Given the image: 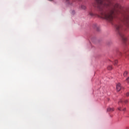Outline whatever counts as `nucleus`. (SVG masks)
I'll use <instances>...</instances> for the list:
<instances>
[{
	"label": "nucleus",
	"mask_w": 129,
	"mask_h": 129,
	"mask_svg": "<svg viewBox=\"0 0 129 129\" xmlns=\"http://www.w3.org/2000/svg\"><path fill=\"white\" fill-rule=\"evenodd\" d=\"M67 6H72V1L71 0H65Z\"/></svg>",
	"instance_id": "obj_3"
},
{
	"label": "nucleus",
	"mask_w": 129,
	"mask_h": 129,
	"mask_svg": "<svg viewBox=\"0 0 129 129\" xmlns=\"http://www.w3.org/2000/svg\"><path fill=\"white\" fill-rule=\"evenodd\" d=\"M123 102H124V103L126 104V103H127V102H128V101L127 100H125L124 101H123V100L120 99L118 102V104L119 105V104H120V103H123Z\"/></svg>",
	"instance_id": "obj_5"
},
{
	"label": "nucleus",
	"mask_w": 129,
	"mask_h": 129,
	"mask_svg": "<svg viewBox=\"0 0 129 129\" xmlns=\"http://www.w3.org/2000/svg\"><path fill=\"white\" fill-rule=\"evenodd\" d=\"M72 15H74L75 14V11L73 10L72 12Z\"/></svg>",
	"instance_id": "obj_15"
},
{
	"label": "nucleus",
	"mask_w": 129,
	"mask_h": 129,
	"mask_svg": "<svg viewBox=\"0 0 129 129\" xmlns=\"http://www.w3.org/2000/svg\"><path fill=\"white\" fill-rule=\"evenodd\" d=\"M78 1H81V0H78Z\"/></svg>",
	"instance_id": "obj_17"
},
{
	"label": "nucleus",
	"mask_w": 129,
	"mask_h": 129,
	"mask_svg": "<svg viewBox=\"0 0 129 129\" xmlns=\"http://www.w3.org/2000/svg\"><path fill=\"white\" fill-rule=\"evenodd\" d=\"M89 16H90V17H95V14H94V13H93V12H92V11H89Z\"/></svg>",
	"instance_id": "obj_6"
},
{
	"label": "nucleus",
	"mask_w": 129,
	"mask_h": 129,
	"mask_svg": "<svg viewBox=\"0 0 129 129\" xmlns=\"http://www.w3.org/2000/svg\"><path fill=\"white\" fill-rule=\"evenodd\" d=\"M81 10H86V6L85 5H82L81 6Z\"/></svg>",
	"instance_id": "obj_8"
},
{
	"label": "nucleus",
	"mask_w": 129,
	"mask_h": 129,
	"mask_svg": "<svg viewBox=\"0 0 129 129\" xmlns=\"http://www.w3.org/2000/svg\"><path fill=\"white\" fill-rule=\"evenodd\" d=\"M121 85L120 84V83H118L116 85V89H117V91H120V89H121Z\"/></svg>",
	"instance_id": "obj_4"
},
{
	"label": "nucleus",
	"mask_w": 129,
	"mask_h": 129,
	"mask_svg": "<svg viewBox=\"0 0 129 129\" xmlns=\"http://www.w3.org/2000/svg\"><path fill=\"white\" fill-rule=\"evenodd\" d=\"M127 74H128V72L127 71H125V72H124L123 74V77H125L126 75H127Z\"/></svg>",
	"instance_id": "obj_9"
},
{
	"label": "nucleus",
	"mask_w": 129,
	"mask_h": 129,
	"mask_svg": "<svg viewBox=\"0 0 129 129\" xmlns=\"http://www.w3.org/2000/svg\"><path fill=\"white\" fill-rule=\"evenodd\" d=\"M113 110H114V109H113V108H110L109 107L107 108V111H113Z\"/></svg>",
	"instance_id": "obj_10"
},
{
	"label": "nucleus",
	"mask_w": 129,
	"mask_h": 129,
	"mask_svg": "<svg viewBox=\"0 0 129 129\" xmlns=\"http://www.w3.org/2000/svg\"><path fill=\"white\" fill-rule=\"evenodd\" d=\"M125 81L127 82V83H129V77L126 79Z\"/></svg>",
	"instance_id": "obj_13"
},
{
	"label": "nucleus",
	"mask_w": 129,
	"mask_h": 129,
	"mask_svg": "<svg viewBox=\"0 0 129 129\" xmlns=\"http://www.w3.org/2000/svg\"><path fill=\"white\" fill-rule=\"evenodd\" d=\"M108 70H112V66H109L107 67Z\"/></svg>",
	"instance_id": "obj_11"
},
{
	"label": "nucleus",
	"mask_w": 129,
	"mask_h": 129,
	"mask_svg": "<svg viewBox=\"0 0 129 129\" xmlns=\"http://www.w3.org/2000/svg\"><path fill=\"white\" fill-rule=\"evenodd\" d=\"M94 28H95V29H97V24H94Z\"/></svg>",
	"instance_id": "obj_14"
},
{
	"label": "nucleus",
	"mask_w": 129,
	"mask_h": 129,
	"mask_svg": "<svg viewBox=\"0 0 129 129\" xmlns=\"http://www.w3.org/2000/svg\"><path fill=\"white\" fill-rule=\"evenodd\" d=\"M116 31L118 33V35L120 36L124 43H125L127 41V38L124 36V29L122 27V24L121 23H118L115 26Z\"/></svg>",
	"instance_id": "obj_2"
},
{
	"label": "nucleus",
	"mask_w": 129,
	"mask_h": 129,
	"mask_svg": "<svg viewBox=\"0 0 129 129\" xmlns=\"http://www.w3.org/2000/svg\"><path fill=\"white\" fill-rule=\"evenodd\" d=\"M96 3L93 4V7L100 12L102 19L112 23L114 17H121V21L127 27L129 26V10L124 8L118 4L110 0H95Z\"/></svg>",
	"instance_id": "obj_1"
},
{
	"label": "nucleus",
	"mask_w": 129,
	"mask_h": 129,
	"mask_svg": "<svg viewBox=\"0 0 129 129\" xmlns=\"http://www.w3.org/2000/svg\"><path fill=\"white\" fill-rule=\"evenodd\" d=\"M117 63H118V61L117 60H115L114 65L116 66L117 65Z\"/></svg>",
	"instance_id": "obj_12"
},
{
	"label": "nucleus",
	"mask_w": 129,
	"mask_h": 129,
	"mask_svg": "<svg viewBox=\"0 0 129 129\" xmlns=\"http://www.w3.org/2000/svg\"><path fill=\"white\" fill-rule=\"evenodd\" d=\"M118 110H120V111H125L126 109L125 108L121 109V107H120L118 108Z\"/></svg>",
	"instance_id": "obj_7"
},
{
	"label": "nucleus",
	"mask_w": 129,
	"mask_h": 129,
	"mask_svg": "<svg viewBox=\"0 0 129 129\" xmlns=\"http://www.w3.org/2000/svg\"><path fill=\"white\" fill-rule=\"evenodd\" d=\"M126 96H127V97L129 96V93L128 92L126 93Z\"/></svg>",
	"instance_id": "obj_16"
}]
</instances>
